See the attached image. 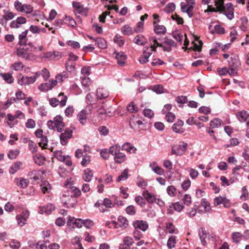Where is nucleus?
<instances>
[{
    "label": "nucleus",
    "mask_w": 249,
    "mask_h": 249,
    "mask_svg": "<svg viewBox=\"0 0 249 249\" xmlns=\"http://www.w3.org/2000/svg\"><path fill=\"white\" fill-rule=\"evenodd\" d=\"M15 16V15L11 12H7L5 15L2 16L1 20H5V23L9 20L13 19Z\"/></svg>",
    "instance_id": "nucleus-54"
},
{
    "label": "nucleus",
    "mask_w": 249,
    "mask_h": 249,
    "mask_svg": "<svg viewBox=\"0 0 249 249\" xmlns=\"http://www.w3.org/2000/svg\"><path fill=\"white\" fill-rule=\"evenodd\" d=\"M28 33V30H26L21 34H20L18 36V44L20 46L25 45L27 43L28 38L27 37V34Z\"/></svg>",
    "instance_id": "nucleus-26"
},
{
    "label": "nucleus",
    "mask_w": 249,
    "mask_h": 249,
    "mask_svg": "<svg viewBox=\"0 0 249 249\" xmlns=\"http://www.w3.org/2000/svg\"><path fill=\"white\" fill-rule=\"evenodd\" d=\"M213 204L215 206H217L220 204H223L226 208H229L231 206L230 200L225 197L218 196L213 199Z\"/></svg>",
    "instance_id": "nucleus-12"
},
{
    "label": "nucleus",
    "mask_w": 249,
    "mask_h": 249,
    "mask_svg": "<svg viewBox=\"0 0 249 249\" xmlns=\"http://www.w3.org/2000/svg\"><path fill=\"white\" fill-rule=\"evenodd\" d=\"M29 216V212L28 211H24L21 214L18 215L16 219L18 224L19 226L22 227L26 223V221Z\"/></svg>",
    "instance_id": "nucleus-14"
},
{
    "label": "nucleus",
    "mask_w": 249,
    "mask_h": 249,
    "mask_svg": "<svg viewBox=\"0 0 249 249\" xmlns=\"http://www.w3.org/2000/svg\"><path fill=\"white\" fill-rule=\"evenodd\" d=\"M142 195L149 203H153L156 201L155 196L149 193L147 190L144 191Z\"/></svg>",
    "instance_id": "nucleus-27"
},
{
    "label": "nucleus",
    "mask_w": 249,
    "mask_h": 249,
    "mask_svg": "<svg viewBox=\"0 0 249 249\" xmlns=\"http://www.w3.org/2000/svg\"><path fill=\"white\" fill-rule=\"evenodd\" d=\"M122 33L124 35L130 36L134 33V31L128 25H125L121 28Z\"/></svg>",
    "instance_id": "nucleus-36"
},
{
    "label": "nucleus",
    "mask_w": 249,
    "mask_h": 249,
    "mask_svg": "<svg viewBox=\"0 0 249 249\" xmlns=\"http://www.w3.org/2000/svg\"><path fill=\"white\" fill-rule=\"evenodd\" d=\"M114 42L117 44L120 47H122L124 43V40L123 37L121 36H116L114 38Z\"/></svg>",
    "instance_id": "nucleus-62"
},
{
    "label": "nucleus",
    "mask_w": 249,
    "mask_h": 249,
    "mask_svg": "<svg viewBox=\"0 0 249 249\" xmlns=\"http://www.w3.org/2000/svg\"><path fill=\"white\" fill-rule=\"evenodd\" d=\"M78 57L72 53L69 54V57L66 63V68L69 72H72L75 70V61L77 60Z\"/></svg>",
    "instance_id": "nucleus-8"
},
{
    "label": "nucleus",
    "mask_w": 249,
    "mask_h": 249,
    "mask_svg": "<svg viewBox=\"0 0 249 249\" xmlns=\"http://www.w3.org/2000/svg\"><path fill=\"white\" fill-rule=\"evenodd\" d=\"M65 22L69 26H71L72 27H75L76 25V21L72 18L69 16H66Z\"/></svg>",
    "instance_id": "nucleus-53"
},
{
    "label": "nucleus",
    "mask_w": 249,
    "mask_h": 249,
    "mask_svg": "<svg viewBox=\"0 0 249 249\" xmlns=\"http://www.w3.org/2000/svg\"><path fill=\"white\" fill-rule=\"evenodd\" d=\"M90 162V156L88 154H85L82 156V160L80 162L83 167L87 166Z\"/></svg>",
    "instance_id": "nucleus-39"
},
{
    "label": "nucleus",
    "mask_w": 249,
    "mask_h": 249,
    "mask_svg": "<svg viewBox=\"0 0 249 249\" xmlns=\"http://www.w3.org/2000/svg\"><path fill=\"white\" fill-rule=\"evenodd\" d=\"M72 131L69 128L65 129V132L60 135V142L62 145H65L69 139L72 137Z\"/></svg>",
    "instance_id": "nucleus-13"
},
{
    "label": "nucleus",
    "mask_w": 249,
    "mask_h": 249,
    "mask_svg": "<svg viewBox=\"0 0 249 249\" xmlns=\"http://www.w3.org/2000/svg\"><path fill=\"white\" fill-rule=\"evenodd\" d=\"M176 243V237L175 236H171L168 240L167 246L168 249H171L175 247Z\"/></svg>",
    "instance_id": "nucleus-47"
},
{
    "label": "nucleus",
    "mask_w": 249,
    "mask_h": 249,
    "mask_svg": "<svg viewBox=\"0 0 249 249\" xmlns=\"http://www.w3.org/2000/svg\"><path fill=\"white\" fill-rule=\"evenodd\" d=\"M94 225V222L90 219H82L79 218V228L85 227L87 229H90Z\"/></svg>",
    "instance_id": "nucleus-22"
},
{
    "label": "nucleus",
    "mask_w": 249,
    "mask_h": 249,
    "mask_svg": "<svg viewBox=\"0 0 249 249\" xmlns=\"http://www.w3.org/2000/svg\"><path fill=\"white\" fill-rule=\"evenodd\" d=\"M71 178H70L67 179L65 183V185L68 188V196L70 197L67 201L64 202V205H66L67 207L73 208L76 206L77 202L78 196V189L76 187H74L72 185L71 181Z\"/></svg>",
    "instance_id": "nucleus-1"
},
{
    "label": "nucleus",
    "mask_w": 249,
    "mask_h": 249,
    "mask_svg": "<svg viewBox=\"0 0 249 249\" xmlns=\"http://www.w3.org/2000/svg\"><path fill=\"white\" fill-rule=\"evenodd\" d=\"M183 124L184 122L181 120H178L172 126L173 131L176 133H183L185 131V129L183 127Z\"/></svg>",
    "instance_id": "nucleus-16"
},
{
    "label": "nucleus",
    "mask_w": 249,
    "mask_h": 249,
    "mask_svg": "<svg viewBox=\"0 0 249 249\" xmlns=\"http://www.w3.org/2000/svg\"><path fill=\"white\" fill-rule=\"evenodd\" d=\"M114 159L116 163H122L125 160V155L124 154L120 152L114 156Z\"/></svg>",
    "instance_id": "nucleus-37"
},
{
    "label": "nucleus",
    "mask_w": 249,
    "mask_h": 249,
    "mask_svg": "<svg viewBox=\"0 0 249 249\" xmlns=\"http://www.w3.org/2000/svg\"><path fill=\"white\" fill-rule=\"evenodd\" d=\"M47 124L50 129L55 130L56 129L58 132H61L65 126L63 119L60 115L55 116L53 120L48 121Z\"/></svg>",
    "instance_id": "nucleus-2"
},
{
    "label": "nucleus",
    "mask_w": 249,
    "mask_h": 249,
    "mask_svg": "<svg viewBox=\"0 0 249 249\" xmlns=\"http://www.w3.org/2000/svg\"><path fill=\"white\" fill-rule=\"evenodd\" d=\"M81 84L85 92H87L89 90V86L91 83V80L89 77L81 76Z\"/></svg>",
    "instance_id": "nucleus-21"
},
{
    "label": "nucleus",
    "mask_w": 249,
    "mask_h": 249,
    "mask_svg": "<svg viewBox=\"0 0 249 249\" xmlns=\"http://www.w3.org/2000/svg\"><path fill=\"white\" fill-rule=\"evenodd\" d=\"M17 78L18 83L21 86L33 84L36 81V78L35 77L23 76L21 74H19Z\"/></svg>",
    "instance_id": "nucleus-10"
},
{
    "label": "nucleus",
    "mask_w": 249,
    "mask_h": 249,
    "mask_svg": "<svg viewBox=\"0 0 249 249\" xmlns=\"http://www.w3.org/2000/svg\"><path fill=\"white\" fill-rule=\"evenodd\" d=\"M126 213L130 215H134L136 213L135 208L133 205H129L125 209Z\"/></svg>",
    "instance_id": "nucleus-63"
},
{
    "label": "nucleus",
    "mask_w": 249,
    "mask_h": 249,
    "mask_svg": "<svg viewBox=\"0 0 249 249\" xmlns=\"http://www.w3.org/2000/svg\"><path fill=\"white\" fill-rule=\"evenodd\" d=\"M133 226L135 229H140L143 231H146L148 228V224L146 221L136 220L133 223Z\"/></svg>",
    "instance_id": "nucleus-15"
},
{
    "label": "nucleus",
    "mask_w": 249,
    "mask_h": 249,
    "mask_svg": "<svg viewBox=\"0 0 249 249\" xmlns=\"http://www.w3.org/2000/svg\"><path fill=\"white\" fill-rule=\"evenodd\" d=\"M22 163L20 161H16L11 167L9 170L10 174H15L18 170L19 169Z\"/></svg>",
    "instance_id": "nucleus-42"
},
{
    "label": "nucleus",
    "mask_w": 249,
    "mask_h": 249,
    "mask_svg": "<svg viewBox=\"0 0 249 249\" xmlns=\"http://www.w3.org/2000/svg\"><path fill=\"white\" fill-rule=\"evenodd\" d=\"M16 53L18 57H22L25 60H30L34 56L33 53L27 52L20 48L16 49Z\"/></svg>",
    "instance_id": "nucleus-17"
},
{
    "label": "nucleus",
    "mask_w": 249,
    "mask_h": 249,
    "mask_svg": "<svg viewBox=\"0 0 249 249\" xmlns=\"http://www.w3.org/2000/svg\"><path fill=\"white\" fill-rule=\"evenodd\" d=\"M39 209L40 213H45L47 214H50L52 211L54 210L55 207L53 204L48 203L44 207H40Z\"/></svg>",
    "instance_id": "nucleus-19"
},
{
    "label": "nucleus",
    "mask_w": 249,
    "mask_h": 249,
    "mask_svg": "<svg viewBox=\"0 0 249 249\" xmlns=\"http://www.w3.org/2000/svg\"><path fill=\"white\" fill-rule=\"evenodd\" d=\"M67 226L71 230H73L75 228H78L77 219L75 218L74 217L69 216L67 221Z\"/></svg>",
    "instance_id": "nucleus-23"
},
{
    "label": "nucleus",
    "mask_w": 249,
    "mask_h": 249,
    "mask_svg": "<svg viewBox=\"0 0 249 249\" xmlns=\"http://www.w3.org/2000/svg\"><path fill=\"white\" fill-rule=\"evenodd\" d=\"M128 170L127 169H124V171L122 172V173L121 174V175H120L118 177L116 181L117 182H120L122 180H126L128 177Z\"/></svg>",
    "instance_id": "nucleus-48"
},
{
    "label": "nucleus",
    "mask_w": 249,
    "mask_h": 249,
    "mask_svg": "<svg viewBox=\"0 0 249 249\" xmlns=\"http://www.w3.org/2000/svg\"><path fill=\"white\" fill-rule=\"evenodd\" d=\"M236 116L240 123H244L249 119V114L245 110L238 112Z\"/></svg>",
    "instance_id": "nucleus-18"
},
{
    "label": "nucleus",
    "mask_w": 249,
    "mask_h": 249,
    "mask_svg": "<svg viewBox=\"0 0 249 249\" xmlns=\"http://www.w3.org/2000/svg\"><path fill=\"white\" fill-rule=\"evenodd\" d=\"M168 195L170 196H174L176 195L177 189L173 185L168 186L166 189Z\"/></svg>",
    "instance_id": "nucleus-52"
},
{
    "label": "nucleus",
    "mask_w": 249,
    "mask_h": 249,
    "mask_svg": "<svg viewBox=\"0 0 249 249\" xmlns=\"http://www.w3.org/2000/svg\"><path fill=\"white\" fill-rule=\"evenodd\" d=\"M135 202L141 207H143L145 205V202L143 197L140 196H138L135 198Z\"/></svg>",
    "instance_id": "nucleus-64"
},
{
    "label": "nucleus",
    "mask_w": 249,
    "mask_h": 249,
    "mask_svg": "<svg viewBox=\"0 0 249 249\" xmlns=\"http://www.w3.org/2000/svg\"><path fill=\"white\" fill-rule=\"evenodd\" d=\"M186 3L182 2L180 4L181 11L187 13L189 18H192L194 16L193 9L195 0H186Z\"/></svg>",
    "instance_id": "nucleus-4"
},
{
    "label": "nucleus",
    "mask_w": 249,
    "mask_h": 249,
    "mask_svg": "<svg viewBox=\"0 0 249 249\" xmlns=\"http://www.w3.org/2000/svg\"><path fill=\"white\" fill-rule=\"evenodd\" d=\"M110 223L111 224L115 229L121 228L122 229H124L128 225V221L127 219L122 216H119L118 217L117 222L112 221Z\"/></svg>",
    "instance_id": "nucleus-9"
},
{
    "label": "nucleus",
    "mask_w": 249,
    "mask_h": 249,
    "mask_svg": "<svg viewBox=\"0 0 249 249\" xmlns=\"http://www.w3.org/2000/svg\"><path fill=\"white\" fill-rule=\"evenodd\" d=\"M175 4L173 2H170L165 7L164 11L168 13H171L175 10Z\"/></svg>",
    "instance_id": "nucleus-57"
},
{
    "label": "nucleus",
    "mask_w": 249,
    "mask_h": 249,
    "mask_svg": "<svg viewBox=\"0 0 249 249\" xmlns=\"http://www.w3.org/2000/svg\"><path fill=\"white\" fill-rule=\"evenodd\" d=\"M14 182L18 186L22 188H26L29 184V181L22 178H16Z\"/></svg>",
    "instance_id": "nucleus-24"
},
{
    "label": "nucleus",
    "mask_w": 249,
    "mask_h": 249,
    "mask_svg": "<svg viewBox=\"0 0 249 249\" xmlns=\"http://www.w3.org/2000/svg\"><path fill=\"white\" fill-rule=\"evenodd\" d=\"M40 142H39V145L44 149L47 148L48 140L46 136H43L40 138Z\"/></svg>",
    "instance_id": "nucleus-55"
},
{
    "label": "nucleus",
    "mask_w": 249,
    "mask_h": 249,
    "mask_svg": "<svg viewBox=\"0 0 249 249\" xmlns=\"http://www.w3.org/2000/svg\"><path fill=\"white\" fill-rule=\"evenodd\" d=\"M122 149L130 153H134L137 150V149L129 142L124 143L122 146Z\"/></svg>",
    "instance_id": "nucleus-33"
},
{
    "label": "nucleus",
    "mask_w": 249,
    "mask_h": 249,
    "mask_svg": "<svg viewBox=\"0 0 249 249\" xmlns=\"http://www.w3.org/2000/svg\"><path fill=\"white\" fill-rule=\"evenodd\" d=\"M33 158L35 162L38 165H43L46 160L45 157L40 154L36 155Z\"/></svg>",
    "instance_id": "nucleus-35"
},
{
    "label": "nucleus",
    "mask_w": 249,
    "mask_h": 249,
    "mask_svg": "<svg viewBox=\"0 0 249 249\" xmlns=\"http://www.w3.org/2000/svg\"><path fill=\"white\" fill-rule=\"evenodd\" d=\"M127 109L129 112L134 113L137 112L139 108L134 102H131L127 105Z\"/></svg>",
    "instance_id": "nucleus-51"
},
{
    "label": "nucleus",
    "mask_w": 249,
    "mask_h": 249,
    "mask_svg": "<svg viewBox=\"0 0 249 249\" xmlns=\"http://www.w3.org/2000/svg\"><path fill=\"white\" fill-rule=\"evenodd\" d=\"M28 146H29V150L33 153H34L37 152V145L33 141L30 140L29 141Z\"/></svg>",
    "instance_id": "nucleus-56"
},
{
    "label": "nucleus",
    "mask_w": 249,
    "mask_h": 249,
    "mask_svg": "<svg viewBox=\"0 0 249 249\" xmlns=\"http://www.w3.org/2000/svg\"><path fill=\"white\" fill-rule=\"evenodd\" d=\"M62 96V99H61L60 101H59L57 98H51L49 100V103L50 105L53 107H56L60 104V105L61 107H64L66 105L68 97L67 96L65 95L64 93L61 92L58 95V97L60 98Z\"/></svg>",
    "instance_id": "nucleus-6"
},
{
    "label": "nucleus",
    "mask_w": 249,
    "mask_h": 249,
    "mask_svg": "<svg viewBox=\"0 0 249 249\" xmlns=\"http://www.w3.org/2000/svg\"><path fill=\"white\" fill-rule=\"evenodd\" d=\"M242 235L240 232H235L232 234V238L235 243H238L240 241Z\"/></svg>",
    "instance_id": "nucleus-61"
},
{
    "label": "nucleus",
    "mask_w": 249,
    "mask_h": 249,
    "mask_svg": "<svg viewBox=\"0 0 249 249\" xmlns=\"http://www.w3.org/2000/svg\"><path fill=\"white\" fill-rule=\"evenodd\" d=\"M93 177V173L89 168H87L84 171L83 179L87 182L90 181Z\"/></svg>",
    "instance_id": "nucleus-31"
},
{
    "label": "nucleus",
    "mask_w": 249,
    "mask_h": 249,
    "mask_svg": "<svg viewBox=\"0 0 249 249\" xmlns=\"http://www.w3.org/2000/svg\"><path fill=\"white\" fill-rule=\"evenodd\" d=\"M38 88L40 90L42 91H47L49 90H51L50 84L48 83H45L40 84L39 85Z\"/></svg>",
    "instance_id": "nucleus-60"
},
{
    "label": "nucleus",
    "mask_w": 249,
    "mask_h": 249,
    "mask_svg": "<svg viewBox=\"0 0 249 249\" xmlns=\"http://www.w3.org/2000/svg\"><path fill=\"white\" fill-rule=\"evenodd\" d=\"M24 67V66L21 62H15L10 66V68L16 71H21Z\"/></svg>",
    "instance_id": "nucleus-40"
},
{
    "label": "nucleus",
    "mask_w": 249,
    "mask_h": 249,
    "mask_svg": "<svg viewBox=\"0 0 249 249\" xmlns=\"http://www.w3.org/2000/svg\"><path fill=\"white\" fill-rule=\"evenodd\" d=\"M22 46L23 47L21 49L27 52H34L36 49V47L34 46L31 43H26V44Z\"/></svg>",
    "instance_id": "nucleus-44"
},
{
    "label": "nucleus",
    "mask_w": 249,
    "mask_h": 249,
    "mask_svg": "<svg viewBox=\"0 0 249 249\" xmlns=\"http://www.w3.org/2000/svg\"><path fill=\"white\" fill-rule=\"evenodd\" d=\"M220 7L222 9L220 13H222L226 16L230 20L234 18V8L231 2L227 3L224 4L222 0H220Z\"/></svg>",
    "instance_id": "nucleus-3"
},
{
    "label": "nucleus",
    "mask_w": 249,
    "mask_h": 249,
    "mask_svg": "<svg viewBox=\"0 0 249 249\" xmlns=\"http://www.w3.org/2000/svg\"><path fill=\"white\" fill-rule=\"evenodd\" d=\"M53 156L60 161H64L66 160V157L62 155V152L59 150H56L53 152Z\"/></svg>",
    "instance_id": "nucleus-45"
},
{
    "label": "nucleus",
    "mask_w": 249,
    "mask_h": 249,
    "mask_svg": "<svg viewBox=\"0 0 249 249\" xmlns=\"http://www.w3.org/2000/svg\"><path fill=\"white\" fill-rule=\"evenodd\" d=\"M97 47L101 49H105L107 47L106 41L103 38H97L95 40Z\"/></svg>",
    "instance_id": "nucleus-38"
},
{
    "label": "nucleus",
    "mask_w": 249,
    "mask_h": 249,
    "mask_svg": "<svg viewBox=\"0 0 249 249\" xmlns=\"http://www.w3.org/2000/svg\"><path fill=\"white\" fill-rule=\"evenodd\" d=\"M104 207L105 206L107 208H113L114 206L113 202L109 198H106L103 200Z\"/></svg>",
    "instance_id": "nucleus-59"
},
{
    "label": "nucleus",
    "mask_w": 249,
    "mask_h": 249,
    "mask_svg": "<svg viewBox=\"0 0 249 249\" xmlns=\"http://www.w3.org/2000/svg\"><path fill=\"white\" fill-rule=\"evenodd\" d=\"M115 58L117 59V64L121 66H124L125 64V61L126 58V56L123 52H120L116 53Z\"/></svg>",
    "instance_id": "nucleus-20"
},
{
    "label": "nucleus",
    "mask_w": 249,
    "mask_h": 249,
    "mask_svg": "<svg viewBox=\"0 0 249 249\" xmlns=\"http://www.w3.org/2000/svg\"><path fill=\"white\" fill-rule=\"evenodd\" d=\"M120 152V146L118 144H115L111 146L109 149V153L113 156H115Z\"/></svg>",
    "instance_id": "nucleus-46"
},
{
    "label": "nucleus",
    "mask_w": 249,
    "mask_h": 249,
    "mask_svg": "<svg viewBox=\"0 0 249 249\" xmlns=\"http://www.w3.org/2000/svg\"><path fill=\"white\" fill-rule=\"evenodd\" d=\"M14 6L17 11L22 12L23 11L24 4L18 0H16L14 2Z\"/></svg>",
    "instance_id": "nucleus-58"
},
{
    "label": "nucleus",
    "mask_w": 249,
    "mask_h": 249,
    "mask_svg": "<svg viewBox=\"0 0 249 249\" xmlns=\"http://www.w3.org/2000/svg\"><path fill=\"white\" fill-rule=\"evenodd\" d=\"M241 168V166L240 165H237L235 166L233 169H232V174L235 177V178L233 179H231L230 181H231V183H232L234 181L237 180V178H236L239 175V173L237 172V171L239 170Z\"/></svg>",
    "instance_id": "nucleus-50"
},
{
    "label": "nucleus",
    "mask_w": 249,
    "mask_h": 249,
    "mask_svg": "<svg viewBox=\"0 0 249 249\" xmlns=\"http://www.w3.org/2000/svg\"><path fill=\"white\" fill-rule=\"evenodd\" d=\"M202 206L204 207V211L206 212H210L211 210V208L210 203L206 200L205 198H202L201 201Z\"/></svg>",
    "instance_id": "nucleus-49"
},
{
    "label": "nucleus",
    "mask_w": 249,
    "mask_h": 249,
    "mask_svg": "<svg viewBox=\"0 0 249 249\" xmlns=\"http://www.w3.org/2000/svg\"><path fill=\"white\" fill-rule=\"evenodd\" d=\"M187 147V143L183 142L181 144L174 145L172 148L171 154L181 156L186 151Z\"/></svg>",
    "instance_id": "nucleus-7"
},
{
    "label": "nucleus",
    "mask_w": 249,
    "mask_h": 249,
    "mask_svg": "<svg viewBox=\"0 0 249 249\" xmlns=\"http://www.w3.org/2000/svg\"><path fill=\"white\" fill-rule=\"evenodd\" d=\"M133 42L139 45H144L147 43V39L143 35H139L134 38Z\"/></svg>",
    "instance_id": "nucleus-28"
},
{
    "label": "nucleus",
    "mask_w": 249,
    "mask_h": 249,
    "mask_svg": "<svg viewBox=\"0 0 249 249\" xmlns=\"http://www.w3.org/2000/svg\"><path fill=\"white\" fill-rule=\"evenodd\" d=\"M91 106H87L85 109L82 110L79 114V121L82 124H84L87 122L88 115L90 114Z\"/></svg>",
    "instance_id": "nucleus-11"
},
{
    "label": "nucleus",
    "mask_w": 249,
    "mask_h": 249,
    "mask_svg": "<svg viewBox=\"0 0 249 249\" xmlns=\"http://www.w3.org/2000/svg\"><path fill=\"white\" fill-rule=\"evenodd\" d=\"M198 235L199 236V238L201 240V242L203 246L206 245V242L205 240V238L207 236V233L205 229L203 228H201L198 231Z\"/></svg>",
    "instance_id": "nucleus-32"
},
{
    "label": "nucleus",
    "mask_w": 249,
    "mask_h": 249,
    "mask_svg": "<svg viewBox=\"0 0 249 249\" xmlns=\"http://www.w3.org/2000/svg\"><path fill=\"white\" fill-rule=\"evenodd\" d=\"M154 31L157 34H164L166 32V29L163 25L157 24L156 21L153 22Z\"/></svg>",
    "instance_id": "nucleus-29"
},
{
    "label": "nucleus",
    "mask_w": 249,
    "mask_h": 249,
    "mask_svg": "<svg viewBox=\"0 0 249 249\" xmlns=\"http://www.w3.org/2000/svg\"><path fill=\"white\" fill-rule=\"evenodd\" d=\"M240 61L238 58L236 57L230 58V59L229 61L230 75L234 76L237 74V68L240 65Z\"/></svg>",
    "instance_id": "nucleus-5"
},
{
    "label": "nucleus",
    "mask_w": 249,
    "mask_h": 249,
    "mask_svg": "<svg viewBox=\"0 0 249 249\" xmlns=\"http://www.w3.org/2000/svg\"><path fill=\"white\" fill-rule=\"evenodd\" d=\"M214 5L216 6V8L213 7L211 5H208L207 11L208 12H218L220 13V11L222 10L220 7V0H215Z\"/></svg>",
    "instance_id": "nucleus-34"
},
{
    "label": "nucleus",
    "mask_w": 249,
    "mask_h": 249,
    "mask_svg": "<svg viewBox=\"0 0 249 249\" xmlns=\"http://www.w3.org/2000/svg\"><path fill=\"white\" fill-rule=\"evenodd\" d=\"M0 75L8 84H12L14 81V78L12 76V74L10 72L0 73Z\"/></svg>",
    "instance_id": "nucleus-30"
},
{
    "label": "nucleus",
    "mask_w": 249,
    "mask_h": 249,
    "mask_svg": "<svg viewBox=\"0 0 249 249\" xmlns=\"http://www.w3.org/2000/svg\"><path fill=\"white\" fill-rule=\"evenodd\" d=\"M41 189L44 194L49 192L51 189V184L48 181H44L40 185Z\"/></svg>",
    "instance_id": "nucleus-43"
},
{
    "label": "nucleus",
    "mask_w": 249,
    "mask_h": 249,
    "mask_svg": "<svg viewBox=\"0 0 249 249\" xmlns=\"http://www.w3.org/2000/svg\"><path fill=\"white\" fill-rule=\"evenodd\" d=\"M221 120L218 118H214L213 119L210 123V126L212 128H216L221 126Z\"/></svg>",
    "instance_id": "nucleus-41"
},
{
    "label": "nucleus",
    "mask_w": 249,
    "mask_h": 249,
    "mask_svg": "<svg viewBox=\"0 0 249 249\" xmlns=\"http://www.w3.org/2000/svg\"><path fill=\"white\" fill-rule=\"evenodd\" d=\"M108 92L103 88H99L96 90V95L98 99H102L108 96Z\"/></svg>",
    "instance_id": "nucleus-25"
}]
</instances>
